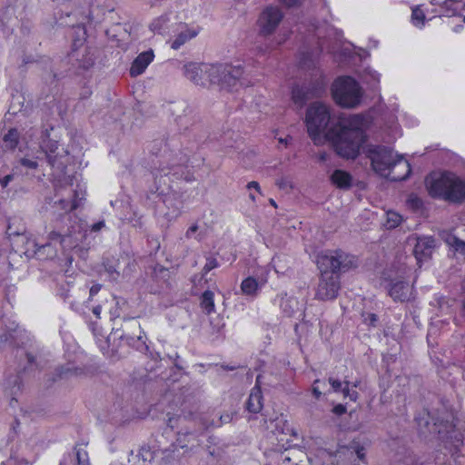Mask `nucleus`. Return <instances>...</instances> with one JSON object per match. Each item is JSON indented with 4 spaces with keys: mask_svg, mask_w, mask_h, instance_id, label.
I'll list each match as a JSON object with an SVG mask.
<instances>
[{
    "mask_svg": "<svg viewBox=\"0 0 465 465\" xmlns=\"http://www.w3.org/2000/svg\"><path fill=\"white\" fill-rule=\"evenodd\" d=\"M233 413H224L220 416V423L226 424L232 420Z\"/></svg>",
    "mask_w": 465,
    "mask_h": 465,
    "instance_id": "34",
    "label": "nucleus"
},
{
    "mask_svg": "<svg viewBox=\"0 0 465 465\" xmlns=\"http://www.w3.org/2000/svg\"><path fill=\"white\" fill-rule=\"evenodd\" d=\"M407 243L411 247L419 267L431 259L436 249V241L431 236L411 234L408 237Z\"/></svg>",
    "mask_w": 465,
    "mask_h": 465,
    "instance_id": "7",
    "label": "nucleus"
},
{
    "mask_svg": "<svg viewBox=\"0 0 465 465\" xmlns=\"http://www.w3.org/2000/svg\"><path fill=\"white\" fill-rule=\"evenodd\" d=\"M35 253L39 259H53L56 256V249L54 248L51 242L42 245L35 244Z\"/></svg>",
    "mask_w": 465,
    "mask_h": 465,
    "instance_id": "20",
    "label": "nucleus"
},
{
    "mask_svg": "<svg viewBox=\"0 0 465 465\" xmlns=\"http://www.w3.org/2000/svg\"><path fill=\"white\" fill-rule=\"evenodd\" d=\"M364 321H369L371 325H374L375 322H377V316L374 313H368Z\"/></svg>",
    "mask_w": 465,
    "mask_h": 465,
    "instance_id": "41",
    "label": "nucleus"
},
{
    "mask_svg": "<svg viewBox=\"0 0 465 465\" xmlns=\"http://www.w3.org/2000/svg\"><path fill=\"white\" fill-rule=\"evenodd\" d=\"M20 163L23 166L29 168V169H36L38 166V163L36 161L30 160L27 158L21 159Z\"/></svg>",
    "mask_w": 465,
    "mask_h": 465,
    "instance_id": "30",
    "label": "nucleus"
},
{
    "mask_svg": "<svg viewBox=\"0 0 465 465\" xmlns=\"http://www.w3.org/2000/svg\"><path fill=\"white\" fill-rule=\"evenodd\" d=\"M137 340H138V341H141V340H142V336H141V335H138V336H137Z\"/></svg>",
    "mask_w": 465,
    "mask_h": 465,
    "instance_id": "57",
    "label": "nucleus"
},
{
    "mask_svg": "<svg viewBox=\"0 0 465 465\" xmlns=\"http://www.w3.org/2000/svg\"><path fill=\"white\" fill-rule=\"evenodd\" d=\"M249 197H250V199H251L252 202H255L256 198H255V196H254V194H253V193H251L249 194Z\"/></svg>",
    "mask_w": 465,
    "mask_h": 465,
    "instance_id": "53",
    "label": "nucleus"
},
{
    "mask_svg": "<svg viewBox=\"0 0 465 465\" xmlns=\"http://www.w3.org/2000/svg\"><path fill=\"white\" fill-rule=\"evenodd\" d=\"M108 272H109L110 273H114V271H113V269H109V270H108ZM115 273H116V275H119V273H118V272H115Z\"/></svg>",
    "mask_w": 465,
    "mask_h": 465,
    "instance_id": "55",
    "label": "nucleus"
},
{
    "mask_svg": "<svg viewBox=\"0 0 465 465\" xmlns=\"http://www.w3.org/2000/svg\"><path fill=\"white\" fill-rule=\"evenodd\" d=\"M76 458H77V461H78V465H88L87 463V460H86V452L85 451H80V450H77L76 452Z\"/></svg>",
    "mask_w": 465,
    "mask_h": 465,
    "instance_id": "32",
    "label": "nucleus"
},
{
    "mask_svg": "<svg viewBox=\"0 0 465 465\" xmlns=\"http://www.w3.org/2000/svg\"><path fill=\"white\" fill-rule=\"evenodd\" d=\"M48 239L50 241H60L61 243H63L64 242V237L62 236L59 232H54V231H53L49 233Z\"/></svg>",
    "mask_w": 465,
    "mask_h": 465,
    "instance_id": "33",
    "label": "nucleus"
},
{
    "mask_svg": "<svg viewBox=\"0 0 465 465\" xmlns=\"http://www.w3.org/2000/svg\"><path fill=\"white\" fill-rule=\"evenodd\" d=\"M396 171H397L398 173H402V169H401V168H397Z\"/></svg>",
    "mask_w": 465,
    "mask_h": 465,
    "instance_id": "56",
    "label": "nucleus"
},
{
    "mask_svg": "<svg viewBox=\"0 0 465 465\" xmlns=\"http://www.w3.org/2000/svg\"><path fill=\"white\" fill-rule=\"evenodd\" d=\"M351 401H356L358 399V392L355 391H352L350 392L349 396H348Z\"/></svg>",
    "mask_w": 465,
    "mask_h": 465,
    "instance_id": "49",
    "label": "nucleus"
},
{
    "mask_svg": "<svg viewBox=\"0 0 465 465\" xmlns=\"http://www.w3.org/2000/svg\"><path fill=\"white\" fill-rule=\"evenodd\" d=\"M330 119L331 112L327 104L315 102L308 107L305 121L308 134L315 144H320L322 142V133L325 131Z\"/></svg>",
    "mask_w": 465,
    "mask_h": 465,
    "instance_id": "6",
    "label": "nucleus"
},
{
    "mask_svg": "<svg viewBox=\"0 0 465 465\" xmlns=\"http://www.w3.org/2000/svg\"><path fill=\"white\" fill-rule=\"evenodd\" d=\"M101 312H102L101 306H96L93 309L94 314L96 315V317H98V318L100 317Z\"/></svg>",
    "mask_w": 465,
    "mask_h": 465,
    "instance_id": "48",
    "label": "nucleus"
},
{
    "mask_svg": "<svg viewBox=\"0 0 465 465\" xmlns=\"http://www.w3.org/2000/svg\"><path fill=\"white\" fill-rule=\"evenodd\" d=\"M329 381H330L334 391H340L342 389L341 382L340 381L330 378Z\"/></svg>",
    "mask_w": 465,
    "mask_h": 465,
    "instance_id": "36",
    "label": "nucleus"
},
{
    "mask_svg": "<svg viewBox=\"0 0 465 465\" xmlns=\"http://www.w3.org/2000/svg\"><path fill=\"white\" fill-rule=\"evenodd\" d=\"M463 21H464V23H465V15H464Z\"/></svg>",
    "mask_w": 465,
    "mask_h": 465,
    "instance_id": "58",
    "label": "nucleus"
},
{
    "mask_svg": "<svg viewBox=\"0 0 465 465\" xmlns=\"http://www.w3.org/2000/svg\"><path fill=\"white\" fill-rule=\"evenodd\" d=\"M364 457V448L355 442L349 446L341 447L335 453L337 465H347L355 461L356 459L363 460Z\"/></svg>",
    "mask_w": 465,
    "mask_h": 465,
    "instance_id": "13",
    "label": "nucleus"
},
{
    "mask_svg": "<svg viewBox=\"0 0 465 465\" xmlns=\"http://www.w3.org/2000/svg\"><path fill=\"white\" fill-rule=\"evenodd\" d=\"M218 266V262L215 258L210 257L207 259L205 265L203 266V272L205 273L209 272L211 270L216 268Z\"/></svg>",
    "mask_w": 465,
    "mask_h": 465,
    "instance_id": "29",
    "label": "nucleus"
},
{
    "mask_svg": "<svg viewBox=\"0 0 465 465\" xmlns=\"http://www.w3.org/2000/svg\"><path fill=\"white\" fill-rule=\"evenodd\" d=\"M59 203L61 204L62 209L66 210V211L67 210L68 211H73V210L76 209L77 206H78L76 199H74L72 201L71 205L69 207L67 206V203H66V202L64 200L59 201Z\"/></svg>",
    "mask_w": 465,
    "mask_h": 465,
    "instance_id": "31",
    "label": "nucleus"
},
{
    "mask_svg": "<svg viewBox=\"0 0 465 465\" xmlns=\"http://www.w3.org/2000/svg\"><path fill=\"white\" fill-rule=\"evenodd\" d=\"M263 285V282H259L253 277H247L242 282L241 291L243 294L248 296H256L260 287Z\"/></svg>",
    "mask_w": 465,
    "mask_h": 465,
    "instance_id": "19",
    "label": "nucleus"
},
{
    "mask_svg": "<svg viewBox=\"0 0 465 465\" xmlns=\"http://www.w3.org/2000/svg\"><path fill=\"white\" fill-rule=\"evenodd\" d=\"M345 383H346V386H345L344 388H342L341 391H342V393H343L344 397H348V396H349V394H350V392H351V391H350V389L348 388V384H349V382H348V381H345Z\"/></svg>",
    "mask_w": 465,
    "mask_h": 465,
    "instance_id": "47",
    "label": "nucleus"
},
{
    "mask_svg": "<svg viewBox=\"0 0 465 465\" xmlns=\"http://www.w3.org/2000/svg\"><path fill=\"white\" fill-rule=\"evenodd\" d=\"M283 18L282 10L277 6L266 7L258 19L259 32L262 35H272Z\"/></svg>",
    "mask_w": 465,
    "mask_h": 465,
    "instance_id": "10",
    "label": "nucleus"
},
{
    "mask_svg": "<svg viewBox=\"0 0 465 465\" xmlns=\"http://www.w3.org/2000/svg\"><path fill=\"white\" fill-rule=\"evenodd\" d=\"M153 57L154 54L152 50L141 53L132 63L130 67V75L132 77H136L142 74L147 66L153 62Z\"/></svg>",
    "mask_w": 465,
    "mask_h": 465,
    "instance_id": "14",
    "label": "nucleus"
},
{
    "mask_svg": "<svg viewBox=\"0 0 465 465\" xmlns=\"http://www.w3.org/2000/svg\"><path fill=\"white\" fill-rule=\"evenodd\" d=\"M429 194L451 203L465 201V178L454 173H431L425 180Z\"/></svg>",
    "mask_w": 465,
    "mask_h": 465,
    "instance_id": "2",
    "label": "nucleus"
},
{
    "mask_svg": "<svg viewBox=\"0 0 465 465\" xmlns=\"http://www.w3.org/2000/svg\"><path fill=\"white\" fill-rule=\"evenodd\" d=\"M262 408V395L259 387H254L247 401V410L250 412L257 413Z\"/></svg>",
    "mask_w": 465,
    "mask_h": 465,
    "instance_id": "16",
    "label": "nucleus"
},
{
    "mask_svg": "<svg viewBox=\"0 0 465 465\" xmlns=\"http://www.w3.org/2000/svg\"><path fill=\"white\" fill-rule=\"evenodd\" d=\"M201 307L210 314L214 312V294L211 291H205L201 297Z\"/></svg>",
    "mask_w": 465,
    "mask_h": 465,
    "instance_id": "23",
    "label": "nucleus"
},
{
    "mask_svg": "<svg viewBox=\"0 0 465 465\" xmlns=\"http://www.w3.org/2000/svg\"><path fill=\"white\" fill-rule=\"evenodd\" d=\"M442 238L453 252L465 255V241L460 240L450 232H444Z\"/></svg>",
    "mask_w": 465,
    "mask_h": 465,
    "instance_id": "18",
    "label": "nucleus"
},
{
    "mask_svg": "<svg viewBox=\"0 0 465 465\" xmlns=\"http://www.w3.org/2000/svg\"><path fill=\"white\" fill-rule=\"evenodd\" d=\"M6 232L9 236H13V235H20L21 232H17V231H15V229L12 228L11 225H8L7 227V230H6Z\"/></svg>",
    "mask_w": 465,
    "mask_h": 465,
    "instance_id": "45",
    "label": "nucleus"
},
{
    "mask_svg": "<svg viewBox=\"0 0 465 465\" xmlns=\"http://www.w3.org/2000/svg\"><path fill=\"white\" fill-rule=\"evenodd\" d=\"M19 134L16 129H11L4 136L5 146L8 149H15L18 143Z\"/></svg>",
    "mask_w": 465,
    "mask_h": 465,
    "instance_id": "24",
    "label": "nucleus"
},
{
    "mask_svg": "<svg viewBox=\"0 0 465 465\" xmlns=\"http://www.w3.org/2000/svg\"><path fill=\"white\" fill-rule=\"evenodd\" d=\"M290 138L289 137H286V138H280L279 139V143H284L285 145L288 144V142H289Z\"/></svg>",
    "mask_w": 465,
    "mask_h": 465,
    "instance_id": "50",
    "label": "nucleus"
},
{
    "mask_svg": "<svg viewBox=\"0 0 465 465\" xmlns=\"http://www.w3.org/2000/svg\"><path fill=\"white\" fill-rule=\"evenodd\" d=\"M331 92L336 104L344 108H355L362 97L361 86L350 76L338 78L332 84Z\"/></svg>",
    "mask_w": 465,
    "mask_h": 465,
    "instance_id": "5",
    "label": "nucleus"
},
{
    "mask_svg": "<svg viewBox=\"0 0 465 465\" xmlns=\"http://www.w3.org/2000/svg\"><path fill=\"white\" fill-rule=\"evenodd\" d=\"M317 264L319 270L335 273L347 272L358 267V258L341 249L325 251L318 255Z\"/></svg>",
    "mask_w": 465,
    "mask_h": 465,
    "instance_id": "4",
    "label": "nucleus"
},
{
    "mask_svg": "<svg viewBox=\"0 0 465 465\" xmlns=\"http://www.w3.org/2000/svg\"><path fill=\"white\" fill-rule=\"evenodd\" d=\"M312 393L315 396L316 399H319L322 395L321 391L318 389V387L313 386L312 387Z\"/></svg>",
    "mask_w": 465,
    "mask_h": 465,
    "instance_id": "46",
    "label": "nucleus"
},
{
    "mask_svg": "<svg viewBox=\"0 0 465 465\" xmlns=\"http://www.w3.org/2000/svg\"><path fill=\"white\" fill-rule=\"evenodd\" d=\"M214 64L190 63L184 66L185 76L195 84L207 86L217 82Z\"/></svg>",
    "mask_w": 465,
    "mask_h": 465,
    "instance_id": "8",
    "label": "nucleus"
},
{
    "mask_svg": "<svg viewBox=\"0 0 465 465\" xmlns=\"http://www.w3.org/2000/svg\"><path fill=\"white\" fill-rule=\"evenodd\" d=\"M333 184L341 189H348L351 185V176L349 173L342 170H336L331 176Z\"/></svg>",
    "mask_w": 465,
    "mask_h": 465,
    "instance_id": "17",
    "label": "nucleus"
},
{
    "mask_svg": "<svg viewBox=\"0 0 465 465\" xmlns=\"http://www.w3.org/2000/svg\"><path fill=\"white\" fill-rule=\"evenodd\" d=\"M292 100L295 104H299L301 106L303 104L305 101V95L302 89L299 87H295L292 92Z\"/></svg>",
    "mask_w": 465,
    "mask_h": 465,
    "instance_id": "26",
    "label": "nucleus"
},
{
    "mask_svg": "<svg viewBox=\"0 0 465 465\" xmlns=\"http://www.w3.org/2000/svg\"><path fill=\"white\" fill-rule=\"evenodd\" d=\"M436 332V330L434 327H431L430 330H429V333H428V339H430V337L434 334Z\"/></svg>",
    "mask_w": 465,
    "mask_h": 465,
    "instance_id": "51",
    "label": "nucleus"
},
{
    "mask_svg": "<svg viewBox=\"0 0 465 465\" xmlns=\"http://www.w3.org/2000/svg\"><path fill=\"white\" fill-rule=\"evenodd\" d=\"M158 272L162 273L163 275H167L168 274V271L165 268H163V266H157V267L154 268V273L156 274Z\"/></svg>",
    "mask_w": 465,
    "mask_h": 465,
    "instance_id": "44",
    "label": "nucleus"
},
{
    "mask_svg": "<svg viewBox=\"0 0 465 465\" xmlns=\"http://www.w3.org/2000/svg\"><path fill=\"white\" fill-rule=\"evenodd\" d=\"M445 14L449 16L456 15L465 8V3L461 0H446L442 5Z\"/></svg>",
    "mask_w": 465,
    "mask_h": 465,
    "instance_id": "21",
    "label": "nucleus"
},
{
    "mask_svg": "<svg viewBox=\"0 0 465 465\" xmlns=\"http://www.w3.org/2000/svg\"><path fill=\"white\" fill-rule=\"evenodd\" d=\"M101 284H94L90 288V297H93L94 295L97 294L99 291L101 290Z\"/></svg>",
    "mask_w": 465,
    "mask_h": 465,
    "instance_id": "42",
    "label": "nucleus"
},
{
    "mask_svg": "<svg viewBox=\"0 0 465 465\" xmlns=\"http://www.w3.org/2000/svg\"><path fill=\"white\" fill-rule=\"evenodd\" d=\"M246 188L248 190L253 189L258 193H260V194L262 193L261 187H260L259 183L257 182H255V181H252V182L248 183L247 185H246Z\"/></svg>",
    "mask_w": 465,
    "mask_h": 465,
    "instance_id": "37",
    "label": "nucleus"
},
{
    "mask_svg": "<svg viewBox=\"0 0 465 465\" xmlns=\"http://www.w3.org/2000/svg\"><path fill=\"white\" fill-rule=\"evenodd\" d=\"M367 120L361 114L342 117L325 134L331 142L337 154L343 158L354 159L365 141L364 129Z\"/></svg>",
    "mask_w": 465,
    "mask_h": 465,
    "instance_id": "1",
    "label": "nucleus"
},
{
    "mask_svg": "<svg viewBox=\"0 0 465 465\" xmlns=\"http://www.w3.org/2000/svg\"><path fill=\"white\" fill-rule=\"evenodd\" d=\"M411 18H412L413 23L416 25H423L425 15L423 14L422 10H420V8H415L412 10Z\"/></svg>",
    "mask_w": 465,
    "mask_h": 465,
    "instance_id": "27",
    "label": "nucleus"
},
{
    "mask_svg": "<svg viewBox=\"0 0 465 465\" xmlns=\"http://www.w3.org/2000/svg\"><path fill=\"white\" fill-rule=\"evenodd\" d=\"M169 110L180 128L187 129L193 123V111L186 102L173 103Z\"/></svg>",
    "mask_w": 465,
    "mask_h": 465,
    "instance_id": "12",
    "label": "nucleus"
},
{
    "mask_svg": "<svg viewBox=\"0 0 465 465\" xmlns=\"http://www.w3.org/2000/svg\"><path fill=\"white\" fill-rule=\"evenodd\" d=\"M27 359L30 363H32L34 361V357L30 354H27Z\"/></svg>",
    "mask_w": 465,
    "mask_h": 465,
    "instance_id": "52",
    "label": "nucleus"
},
{
    "mask_svg": "<svg viewBox=\"0 0 465 465\" xmlns=\"http://www.w3.org/2000/svg\"><path fill=\"white\" fill-rule=\"evenodd\" d=\"M198 228H199V227H198V225H197V224H193V225H192L191 227H189V229L186 231V232H185V237H186V238H188V239H189V238H191V237H192V235H193V233H195V232L198 231Z\"/></svg>",
    "mask_w": 465,
    "mask_h": 465,
    "instance_id": "39",
    "label": "nucleus"
},
{
    "mask_svg": "<svg viewBox=\"0 0 465 465\" xmlns=\"http://www.w3.org/2000/svg\"><path fill=\"white\" fill-rule=\"evenodd\" d=\"M104 226V222H98L92 226V231L98 232Z\"/></svg>",
    "mask_w": 465,
    "mask_h": 465,
    "instance_id": "43",
    "label": "nucleus"
},
{
    "mask_svg": "<svg viewBox=\"0 0 465 465\" xmlns=\"http://www.w3.org/2000/svg\"><path fill=\"white\" fill-rule=\"evenodd\" d=\"M389 294L394 301H409L412 296V287L405 282H396L391 285Z\"/></svg>",
    "mask_w": 465,
    "mask_h": 465,
    "instance_id": "15",
    "label": "nucleus"
},
{
    "mask_svg": "<svg viewBox=\"0 0 465 465\" xmlns=\"http://www.w3.org/2000/svg\"><path fill=\"white\" fill-rule=\"evenodd\" d=\"M54 151L53 149H50L49 152H46V157L48 159L49 163L52 166H54L57 163L56 155H53Z\"/></svg>",
    "mask_w": 465,
    "mask_h": 465,
    "instance_id": "35",
    "label": "nucleus"
},
{
    "mask_svg": "<svg viewBox=\"0 0 465 465\" xmlns=\"http://www.w3.org/2000/svg\"><path fill=\"white\" fill-rule=\"evenodd\" d=\"M168 21V19L164 16H161L159 17L158 19L154 20L152 24H151V29L153 31H160L161 29V26L165 24L166 22Z\"/></svg>",
    "mask_w": 465,
    "mask_h": 465,
    "instance_id": "28",
    "label": "nucleus"
},
{
    "mask_svg": "<svg viewBox=\"0 0 465 465\" xmlns=\"http://www.w3.org/2000/svg\"><path fill=\"white\" fill-rule=\"evenodd\" d=\"M321 276L316 289L315 297L321 301L333 300L341 289L340 276L335 273L320 270Z\"/></svg>",
    "mask_w": 465,
    "mask_h": 465,
    "instance_id": "9",
    "label": "nucleus"
},
{
    "mask_svg": "<svg viewBox=\"0 0 465 465\" xmlns=\"http://www.w3.org/2000/svg\"><path fill=\"white\" fill-rule=\"evenodd\" d=\"M270 203H271L272 206L276 207V203L274 202V200L271 199V200H270Z\"/></svg>",
    "mask_w": 465,
    "mask_h": 465,
    "instance_id": "54",
    "label": "nucleus"
},
{
    "mask_svg": "<svg viewBox=\"0 0 465 465\" xmlns=\"http://www.w3.org/2000/svg\"><path fill=\"white\" fill-rule=\"evenodd\" d=\"M370 158L374 171L388 175L391 180H404L411 173L409 162L387 147L378 146L371 150Z\"/></svg>",
    "mask_w": 465,
    "mask_h": 465,
    "instance_id": "3",
    "label": "nucleus"
},
{
    "mask_svg": "<svg viewBox=\"0 0 465 465\" xmlns=\"http://www.w3.org/2000/svg\"><path fill=\"white\" fill-rule=\"evenodd\" d=\"M332 412L336 415H342L346 412V408L342 404H338L334 406Z\"/></svg>",
    "mask_w": 465,
    "mask_h": 465,
    "instance_id": "38",
    "label": "nucleus"
},
{
    "mask_svg": "<svg viewBox=\"0 0 465 465\" xmlns=\"http://www.w3.org/2000/svg\"><path fill=\"white\" fill-rule=\"evenodd\" d=\"M214 67L218 71L214 73V75L216 76L214 79L217 80V82H214V84H218L223 89L234 87L242 74V69L240 66L236 67L229 64H214Z\"/></svg>",
    "mask_w": 465,
    "mask_h": 465,
    "instance_id": "11",
    "label": "nucleus"
},
{
    "mask_svg": "<svg viewBox=\"0 0 465 465\" xmlns=\"http://www.w3.org/2000/svg\"><path fill=\"white\" fill-rule=\"evenodd\" d=\"M196 35L197 32L191 29H187L183 32H181L172 43L171 47L174 50H177L187 41L195 37Z\"/></svg>",
    "mask_w": 465,
    "mask_h": 465,
    "instance_id": "22",
    "label": "nucleus"
},
{
    "mask_svg": "<svg viewBox=\"0 0 465 465\" xmlns=\"http://www.w3.org/2000/svg\"><path fill=\"white\" fill-rule=\"evenodd\" d=\"M13 179V175L11 174H8V175H5L4 178L0 179V184L2 185L3 188H5L8 183L12 181Z\"/></svg>",
    "mask_w": 465,
    "mask_h": 465,
    "instance_id": "40",
    "label": "nucleus"
},
{
    "mask_svg": "<svg viewBox=\"0 0 465 465\" xmlns=\"http://www.w3.org/2000/svg\"><path fill=\"white\" fill-rule=\"evenodd\" d=\"M401 216L395 212L387 213V226L388 228H395L401 223Z\"/></svg>",
    "mask_w": 465,
    "mask_h": 465,
    "instance_id": "25",
    "label": "nucleus"
}]
</instances>
